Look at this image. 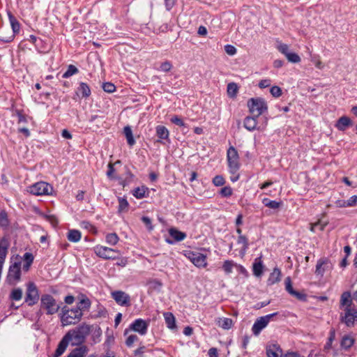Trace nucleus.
Masks as SVG:
<instances>
[{"mask_svg": "<svg viewBox=\"0 0 357 357\" xmlns=\"http://www.w3.org/2000/svg\"><path fill=\"white\" fill-rule=\"evenodd\" d=\"M91 326L83 323L68 331L59 342L54 357H59L66 350L69 344L72 346H82L90 334Z\"/></svg>", "mask_w": 357, "mask_h": 357, "instance_id": "obj_1", "label": "nucleus"}, {"mask_svg": "<svg viewBox=\"0 0 357 357\" xmlns=\"http://www.w3.org/2000/svg\"><path fill=\"white\" fill-rule=\"evenodd\" d=\"M83 316V312L79 308L67 309L66 307L62 309L61 322L63 326L74 325L78 323Z\"/></svg>", "mask_w": 357, "mask_h": 357, "instance_id": "obj_2", "label": "nucleus"}, {"mask_svg": "<svg viewBox=\"0 0 357 357\" xmlns=\"http://www.w3.org/2000/svg\"><path fill=\"white\" fill-rule=\"evenodd\" d=\"M248 107L250 112L255 116H259L268 109L267 103L261 98H252L248 101Z\"/></svg>", "mask_w": 357, "mask_h": 357, "instance_id": "obj_3", "label": "nucleus"}, {"mask_svg": "<svg viewBox=\"0 0 357 357\" xmlns=\"http://www.w3.org/2000/svg\"><path fill=\"white\" fill-rule=\"evenodd\" d=\"M40 307L46 311L47 314L50 315L56 314L60 308V305L57 304L54 297L50 294L42 295Z\"/></svg>", "mask_w": 357, "mask_h": 357, "instance_id": "obj_4", "label": "nucleus"}, {"mask_svg": "<svg viewBox=\"0 0 357 357\" xmlns=\"http://www.w3.org/2000/svg\"><path fill=\"white\" fill-rule=\"evenodd\" d=\"M227 159L230 174H235L240 168V162L238 151L234 146L228 149Z\"/></svg>", "mask_w": 357, "mask_h": 357, "instance_id": "obj_5", "label": "nucleus"}, {"mask_svg": "<svg viewBox=\"0 0 357 357\" xmlns=\"http://www.w3.org/2000/svg\"><path fill=\"white\" fill-rule=\"evenodd\" d=\"M28 191L34 195H50L53 192V187L44 181L37 182L29 187Z\"/></svg>", "mask_w": 357, "mask_h": 357, "instance_id": "obj_6", "label": "nucleus"}, {"mask_svg": "<svg viewBox=\"0 0 357 357\" xmlns=\"http://www.w3.org/2000/svg\"><path fill=\"white\" fill-rule=\"evenodd\" d=\"M149 321L142 319H137L129 326L128 328L124 331V335H127L130 331H135L140 335H144L147 333Z\"/></svg>", "mask_w": 357, "mask_h": 357, "instance_id": "obj_7", "label": "nucleus"}, {"mask_svg": "<svg viewBox=\"0 0 357 357\" xmlns=\"http://www.w3.org/2000/svg\"><path fill=\"white\" fill-rule=\"evenodd\" d=\"M39 298V291L36 285L31 282L27 283L25 302L28 305L32 306L37 303Z\"/></svg>", "mask_w": 357, "mask_h": 357, "instance_id": "obj_8", "label": "nucleus"}, {"mask_svg": "<svg viewBox=\"0 0 357 357\" xmlns=\"http://www.w3.org/2000/svg\"><path fill=\"white\" fill-rule=\"evenodd\" d=\"M278 312H274L272 314H267L264 317H261L257 319L254 323L252 331L254 335H258L260 332L268 325V324L271 321V319L276 316Z\"/></svg>", "mask_w": 357, "mask_h": 357, "instance_id": "obj_9", "label": "nucleus"}, {"mask_svg": "<svg viewBox=\"0 0 357 357\" xmlns=\"http://www.w3.org/2000/svg\"><path fill=\"white\" fill-rule=\"evenodd\" d=\"M93 250L96 255L105 259H114L116 257V254H119L117 250L99 245L95 246Z\"/></svg>", "mask_w": 357, "mask_h": 357, "instance_id": "obj_10", "label": "nucleus"}, {"mask_svg": "<svg viewBox=\"0 0 357 357\" xmlns=\"http://www.w3.org/2000/svg\"><path fill=\"white\" fill-rule=\"evenodd\" d=\"M20 276L21 262H15L9 268L7 280L9 284H15L20 280Z\"/></svg>", "mask_w": 357, "mask_h": 357, "instance_id": "obj_11", "label": "nucleus"}, {"mask_svg": "<svg viewBox=\"0 0 357 357\" xmlns=\"http://www.w3.org/2000/svg\"><path fill=\"white\" fill-rule=\"evenodd\" d=\"M111 296L116 303L121 306L128 307L131 305L130 296L123 291H112Z\"/></svg>", "mask_w": 357, "mask_h": 357, "instance_id": "obj_12", "label": "nucleus"}, {"mask_svg": "<svg viewBox=\"0 0 357 357\" xmlns=\"http://www.w3.org/2000/svg\"><path fill=\"white\" fill-rule=\"evenodd\" d=\"M187 257L197 267L204 268L207 265L206 257L199 252H189Z\"/></svg>", "mask_w": 357, "mask_h": 357, "instance_id": "obj_13", "label": "nucleus"}, {"mask_svg": "<svg viewBox=\"0 0 357 357\" xmlns=\"http://www.w3.org/2000/svg\"><path fill=\"white\" fill-rule=\"evenodd\" d=\"M357 319V310L353 307L344 308V315L342 321L349 327L352 326Z\"/></svg>", "mask_w": 357, "mask_h": 357, "instance_id": "obj_14", "label": "nucleus"}, {"mask_svg": "<svg viewBox=\"0 0 357 357\" xmlns=\"http://www.w3.org/2000/svg\"><path fill=\"white\" fill-rule=\"evenodd\" d=\"M284 284H285L286 291L290 295H291L292 296H294L301 301L305 299V295L304 294L296 291L293 289L291 280L290 277H287L285 278Z\"/></svg>", "mask_w": 357, "mask_h": 357, "instance_id": "obj_15", "label": "nucleus"}, {"mask_svg": "<svg viewBox=\"0 0 357 357\" xmlns=\"http://www.w3.org/2000/svg\"><path fill=\"white\" fill-rule=\"evenodd\" d=\"M266 351L268 357H281L282 356V350L277 344H268Z\"/></svg>", "mask_w": 357, "mask_h": 357, "instance_id": "obj_16", "label": "nucleus"}, {"mask_svg": "<svg viewBox=\"0 0 357 357\" xmlns=\"http://www.w3.org/2000/svg\"><path fill=\"white\" fill-rule=\"evenodd\" d=\"M257 118L258 116H255L254 115L252 116H246L243 122L245 128L249 131H253L257 129L258 130L259 128H257Z\"/></svg>", "mask_w": 357, "mask_h": 357, "instance_id": "obj_17", "label": "nucleus"}, {"mask_svg": "<svg viewBox=\"0 0 357 357\" xmlns=\"http://www.w3.org/2000/svg\"><path fill=\"white\" fill-rule=\"evenodd\" d=\"M89 349L86 345H82L73 349L66 357H85Z\"/></svg>", "mask_w": 357, "mask_h": 357, "instance_id": "obj_18", "label": "nucleus"}, {"mask_svg": "<svg viewBox=\"0 0 357 357\" xmlns=\"http://www.w3.org/2000/svg\"><path fill=\"white\" fill-rule=\"evenodd\" d=\"M351 125L352 121H351V119L346 116H343L337 120V121L335 123V127L337 128V130L340 131H344Z\"/></svg>", "mask_w": 357, "mask_h": 357, "instance_id": "obj_19", "label": "nucleus"}, {"mask_svg": "<svg viewBox=\"0 0 357 357\" xmlns=\"http://www.w3.org/2000/svg\"><path fill=\"white\" fill-rule=\"evenodd\" d=\"M76 93L77 96L81 95L82 98H87L91 95V89L86 83L80 82L79 86L77 89Z\"/></svg>", "mask_w": 357, "mask_h": 357, "instance_id": "obj_20", "label": "nucleus"}, {"mask_svg": "<svg viewBox=\"0 0 357 357\" xmlns=\"http://www.w3.org/2000/svg\"><path fill=\"white\" fill-rule=\"evenodd\" d=\"M281 271L279 268H275L273 272L270 274L269 278L268 279V284L273 285L281 280Z\"/></svg>", "mask_w": 357, "mask_h": 357, "instance_id": "obj_21", "label": "nucleus"}, {"mask_svg": "<svg viewBox=\"0 0 357 357\" xmlns=\"http://www.w3.org/2000/svg\"><path fill=\"white\" fill-rule=\"evenodd\" d=\"M263 269L264 266L262 264L261 257L256 258L253 264V274L257 277H260L263 273Z\"/></svg>", "mask_w": 357, "mask_h": 357, "instance_id": "obj_22", "label": "nucleus"}, {"mask_svg": "<svg viewBox=\"0 0 357 357\" xmlns=\"http://www.w3.org/2000/svg\"><path fill=\"white\" fill-rule=\"evenodd\" d=\"M169 234L175 241H181L186 238V234L175 228H170Z\"/></svg>", "mask_w": 357, "mask_h": 357, "instance_id": "obj_23", "label": "nucleus"}, {"mask_svg": "<svg viewBox=\"0 0 357 357\" xmlns=\"http://www.w3.org/2000/svg\"><path fill=\"white\" fill-rule=\"evenodd\" d=\"M8 19L9 22L13 30V32L10 33L11 34H14V37L15 36V34L18 33L20 29V24L17 20L10 13H8Z\"/></svg>", "mask_w": 357, "mask_h": 357, "instance_id": "obj_24", "label": "nucleus"}, {"mask_svg": "<svg viewBox=\"0 0 357 357\" xmlns=\"http://www.w3.org/2000/svg\"><path fill=\"white\" fill-rule=\"evenodd\" d=\"M216 323L219 327L225 330L230 329L233 326L232 319L227 317L218 318Z\"/></svg>", "mask_w": 357, "mask_h": 357, "instance_id": "obj_25", "label": "nucleus"}, {"mask_svg": "<svg viewBox=\"0 0 357 357\" xmlns=\"http://www.w3.org/2000/svg\"><path fill=\"white\" fill-rule=\"evenodd\" d=\"M340 304L344 306V308L351 307L352 300L351 298V293L349 291H344L342 293L340 298Z\"/></svg>", "mask_w": 357, "mask_h": 357, "instance_id": "obj_26", "label": "nucleus"}, {"mask_svg": "<svg viewBox=\"0 0 357 357\" xmlns=\"http://www.w3.org/2000/svg\"><path fill=\"white\" fill-rule=\"evenodd\" d=\"M237 243L241 245L240 253L244 255L249 248L248 239L245 236H238Z\"/></svg>", "mask_w": 357, "mask_h": 357, "instance_id": "obj_27", "label": "nucleus"}, {"mask_svg": "<svg viewBox=\"0 0 357 357\" xmlns=\"http://www.w3.org/2000/svg\"><path fill=\"white\" fill-rule=\"evenodd\" d=\"M165 323L167 326L170 329H174L176 327V319L174 316L171 312H165L163 314Z\"/></svg>", "mask_w": 357, "mask_h": 357, "instance_id": "obj_28", "label": "nucleus"}, {"mask_svg": "<svg viewBox=\"0 0 357 357\" xmlns=\"http://www.w3.org/2000/svg\"><path fill=\"white\" fill-rule=\"evenodd\" d=\"M156 135L161 139H167L169 137V132L164 126H158L155 128Z\"/></svg>", "mask_w": 357, "mask_h": 357, "instance_id": "obj_29", "label": "nucleus"}, {"mask_svg": "<svg viewBox=\"0 0 357 357\" xmlns=\"http://www.w3.org/2000/svg\"><path fill=\"white\" fill-rule=\"evenodd\" d=\"M81 232L77 229H71L68 233V239L70 242H78L81 239Z\"/></svg>", "mask_w": 357, "mask_h": 357, "instance_id": "obj_30", "label": "nucleus"}, {"mask_svg": "<svg viewBox=\"0 0 357 357\" xmlns=\"http://www.w3.org/2000/svg\"><path fill=\"white\" fill-rule=\"evenodd\" d=\"M326 264H327L326 260H324V259L319 260L316 265L315 273L317 275L323 276L325 273V270H326L325 268H326Z\"/></svg>", "mask_w": 357, "mask_h": 357, "instance_id": "obj_31", "label": "nucleus"}, {"mask_svg": "<svg viewBox=\"0 0 357 357\" xmlns=\"http://www.w3.org/2000/svg\"><path fill=\"white\" fill-rule=\"evenodd\" d=\"M124 135L126 137L128 144L132 146L135 144V140L132 135V132L130 126H126L123 129Z\"/></svg>", "mask_w": 357, "mask_h": 357, "instance_id": "obj_32", "label": "nucleus"}, {"mask_svg": "<svg viewBox=\"0 0 357 357\" xmlns=\"http://www.w3.org/2000/svg\"><path fill=\"white\" fill-rule=\"evenodd\" d=\"M354 340L349 335L343 336L340 345L342 348L344 349H348L354 344Z\"/></svg>", "mask_w": 357, "mask_h": 357, "instance_id": "obj_33", "label": "nucleus"}, {"mask_svg": "<svg viewBox=\"0 0 357 357\" xmlns=\"http://www.w3.org/2000/svg\"><path fill=\"white\" fill-rule=\"evenodd\" d=\"M148 188L145 186L138 187L133 190V196L137 199H142L146 197Z\"/></svg>", "mask_w": 357, "mask_h": 357, "instance_id": "obj_34", "label": "nucleus"}, {"mask_svg": "<svg viewBox=\"0 0 357 357\" xmlns=\"http://www.w3.org/2000/svg\"><path fill=\"white\" fill-rule=\"evenodd\" d=\"M22 290L20 288H15L13 289L10 294V298L12 301H20L22 298Z\"/></svg>", "mask_w": 357, "mask_h": 357, "instance_id": "obj_35", "label": "nucleus"}, {"mask_svg": "<svg viewBox=\"0 0 357 357\" xmlns=\"http://www.w3.org/2000/svg\"><path fill=\"white\" fill-rule=\"evenodd\" d=\"M91 301L90 300L86 297H83L79 303L77 304V306L75 308H79L81 312L89 309L91 306Z\"/></svg>", "mask_w": 357, "mask_h": 357, "instance_id": "obj_36", "label": "nucleus"}, {"mask_svg": "<svg viewBox=\"0 0 357 357\" xmlns=\"http://www.w3.org/2000/svg\"><path fill=\"white\" fill-rule=\"evenodd\" d=\"M107 243L110 245H115L119 241V238L116 233L107 234L105 236Z\"/></svg>", "mask_w": 357, "mask_h": 357, "instance_id": "obj_37", "label": "nucleus"}, {"mask_svg": "<svg viewBox=\"0 0 357 357\" xmlns=\"http://www.w3.org/2000/svg\"><path fill=\"white\" fill-rule=\"evenodd\" d=\"M238 92V86L236 83L231 82L227 85V94L230 98H234Z\"/></svg>", "mask_w": 357, "mask_h": 357, "instance_id": "obj_38", "label": "nucleus"}, {"mask_svg": "<svg viewBox=\"0 0 357 357\" xmlns=\"http://www.w3.org/2000/svg\"><path fill=\"white\" fill-rule=\"evenodd\" d=\"M236 264L231 260H226L224 261L222 268L227 274L232 272L233 268L236 267Z\"/></svg>", "mask_w": 357, "mask_h": 357, "instance_id": "obj_39", "label": "nucleus"}, {"mask_svg": "<svg viewBox=\"0 0 357 357\" xmlns=\"http://www.w3.org/2000/svg\"><path fill=\"white\" fill-rule=\"evenodd\" d=\"M78 73V69L74 65H69L68 66L67 70L63 74V78H68L73 75H75Z\"/></svg>", "mask_w": 357, "mask_h": 357, "instance_id": "obj_40", "label": "nucleus"}, {"mask_svg": "<svg viewBox=\"0 0 357 357\" xmlns=\"http://www.w3.org/2000/svg\"><path fill=\"white\" fill-rule=\"evenodd\" d=\"M262 202L266 206L273 209L278 208L281 205L280 202L274 200H270L268 198L264 199Z\"/></svg>", "mask_w": 357, "mask_h": 357, "instance_id": "obj_41", "label": "nucleus"}, {"mask_svg": "<svg viewBox=\"0 0 357 357\" xmlns=\"http://www.w3.org/2000/svg\"><path fill=\"white\" fill-rule=\"evenodd\" d=\"M118 201H119V209H118L119 212L121 213V212H124V211H127L128 206H129L127 199L123 197H119Z\"/></svg>", "mask_w": 357, "mask_h": 357, "instance_id": "obj_42", "label": "nucleus"}, {"mask_svg": "<svg viewBox=\"0 0 357 357\" xmlns=\"http://www.w3.org/2000/svg\"><path fill=\"white\" fill-rule=\"evenodd\" d=\"M335 338V331L334 328H332V329H331V331L329 332V337H328V341L324 347L325 350H328V349H331L332 344H333V342L334 341Z\"/></svg>", "mask_w": 357, "mask_h": 357, "instance_id": "obj_43", "label": "nucleus"}, {"mask_svg": "<svg viewBox=\"0 0 357 357\" xmlns=\"http://www.w3.org/2000/svg\"><path fill=\"white\" fill-rule=\"evenodd\" d=\"M286 58L288 61L294 63H297L301 61V57L296 53L294 52H289Z\"/></svg>", "mask_w": 357, "mask_h": 357, "instance_id": "obj_44", "label": "nucleus"}, {"mask_svg": "<svg viewBox=\"0 0 357 357\" xmlns=\"http://www.w3.org/2000/svg\"><path fill=\"white\" fill-rule=\"evenodd\" d=\"M128 337L126 340V345L128 347H132L133 344L138 341L139 338L136 335H134V334H131V335H127Z\"/></svg>", "mask_w": 357, "mask_h": 357, "instance_id": "obj_45", "label": "nucleus"}, {"mask_svg": "<svg viewBox=\"0 0 357 357\" xmlns=\"http://www.w3.org/2000/svg\"><path fill=\"white\" fill-rule=\"evenodd\" d=\"M172 64L171 63V62L166 61L160 64L158 70L164 73H167L169 72L172 70Z\"/></svg>", "mask_w": 357, "mask_h": 357, "instance_id": "obj_46", "label": "nucleus"}, {"mask_svg": "<svg viewBox=\"0 0 357 357\" xmlns=\"http://www.w3.org/2000/svg\"><path fill=\"white\" fill-rule=\"evenodd\" d=\"M14 34H11L10 33L8 35L0 33V42H3L4 43H10L14 40Z\"/></svg>", "mask_w": 357, "mask_h": 357, "instance_id": "obj_47", "label": "nucleus"}, {"mask_svg": "<svg viewBox=\"0 0 357 357\" xmlns=\"http://www.w3.org/2000/svg\"><path fill=\"white\" fill-rule=\"evenodd\" d=\"M225 183V180L222 176L217 175L213 178V183L215 186H222Z\"/></svg>", "mask_w": 357, "mask_h": 357, "instance_id": "obj_48", "label": "nucleus"}, {"mask_svg": "<svg viewBox=\"0 0 357 357\" xmlns=\"http://www.w3.org/2000/svg\"><path fill=\"white\" fill-rule=\"evenodd\" d=\"M220 193L224 197H229L232 195L233 190L231 187L225 186L220 190Z\"/></svg>", "mask_w": 357, "mask_h": 357, "instance_id": "obj_49", "label": "nucleus"}, {"mask_svg": "<svg viewBox=\"0 0 357 357\" xmlns=\"http://www.w3.org/2000/svg\"><path fill=\"white\" fill-rule=\"evenodd\" d=\"M102 89L105 92L112 93L115 91L116 86L111 82H105L102 85Z\"/></svg>", "mask_w": 357, "mask_h": 357, "instance_id": "obj_50", "label": "nucleus"}, {"mask_svg": "<svg viewBox=\"0 0 357 357\" xmlns=\"http://www.w3.org/2000/svg\"><path fill=\"white\" fill-rule=\"evenodd\" d=\"M278 51L284 54L285 56L288 54L289 47L287 44L280 43L277 47Z\"/></svg>", "mask_w": 357, "mask_h": 357, "instance_id": "obj_51", "label": "nucleus"}, {"mask_svg": "<svg viewBox=\"0 0 357 357\" xmlns=\"http://www.w3.org/2000/svg\"><path fill=\"white\" fill-rule=\"evenodd\" d=\"M270 93L273 97L278 98L282 95V90L279 86H274L271 88Z\"/></svg>", "mask_w": 357, "mask_h": 357, "instance_id": "obj_52", "label": "nucleus"}, {"mask_svg": "<svg viewBox=\"0 0 357 357\" xmlns=\"http://www.w3.org/2000/svg\"><path fill=\"white\" fill-rule=\"evenodd\" d=\"M225 51L230 56H233L236 53V48L231 45H226L225 46Z\"/></svg>", "mask_w": 357, "mask_h": 357, "instance_id": "obj_53", "label": "nucleus"}, {"mask_svg": "<svg viewBox=\"0 0 357 357\" xmlns=\"http://www.w3.org/2000/svg\"><path fill=\"white\" fill-rule=\"evenodd\" d=\"M15 114H16L17 116L18 117V123H19L27 122L26 116L24 114H23L22 111L16 110Z\"/></svg>", "mask_w": 357, "mask_h": 357, "instance_id": "obj_54", "label": "nucleus"}, {"mask_svg": "<svg viewBox=\"0 0 357 357\" xmlns=\"http://www.w3.org/2000/svg\"><path fill=\"white\" fill-rule=\"evenodd\" d=\"M171 121H172V123L176 124V126H181V127L185 126L183 121L178 116H172L171 119Z\"/></svg>", "mask_w": 357, "mask_h": 357, "instance_id": "obj_55", "label": "nucleus"}, {"mask_svg": "<svg viewBox=\"0 0 357 357\" xmlns=\"http://www.w3.org/2000/svg\"><path fill=\"white\" fill-rule=\"evenodd\" d=\"M357 203V195L351 196L348 200H347V207L354 206Z\"/></svg>", "mask_w": 357, "mask_h": 357, "instance_id": "obj_56", "label": "nucleus"}, {"mask_svg": "<svg viewBox=\"0 0 357 357\" xmlns=\"http://www.w3.org/2000/svg\"><path fill=\"white\" fill-rule=\"evenodd\" d=\"M142 221L144 223V225L146 226V227L149 230H152L153 229V226H152V224H151V219L149 217L143 216L142 218Z\"/></svg>", "mask_w": 357, "mask_h": 357, "instance_id": "obj_57", "label": "nucleus"}, {"mask_svg": "<svg viewBox=\"0 0 357 357\" xmlns=\"http://www.w3.org/2000/svg\"><path fill=\"white\" fill-rule=\"evenodd\" d=\"M24 259L25 260L26 262L28 263V266L31 265L33 261V256L30 252H26L24 255Z\"/></svg>", "mask_w": 357, "mask_h": 357, "instance_id": "obj_58", "label": "nucleus"}, {"mask_svg": "<svg viewBox=\"0 0 357 357\" xmlns=\"http://www.w3.org/2000/svg\"><path fill=\"white\" fill-rule=\"evenodd\" d=\"M176 0H165L166 9L170 10L175 5Z\"/></svg>", "mask_w": 357, "mask_h": 357, "instance_id": "obj_59", "label": "nucleus"}, {"mask_svg": "<svg viewBox=\"0 0 357 357\" xmlns=\"http://www.w3.org/2000/svg\"><path fill=\"white\" fill-rule=\"evenodd\" d=\"M144 351H145V347L144 346L140 347L134 351V355L136 356L143 357L142 355L144 353Z\"/></svg>", "mask_w": 357, "mask_h": 357, "instance_id": "obj_60", "label": "nucleus"}, {"mask_svg": "<svg viewBox=\"0 0 357 357\" xmlns=\"http://www.w3.org/2000/svg\"><path fill=\"white\" fill-rule=\"evenodd\" d=\"M208 357H218V352L216 348L212 347L208 351Z\"/></svg>", "mask_w": 357, "mask_h": 357, "instance_id": "obj_61", "label": "nucleus"}, {"mask_svg": "<svg viewBox=\"0 0 357 357\" xmlns=\"http://www.w3.org/2000/svg\"><path fill=\"white\" fill-rule=\"evenodd\" d=\"M270 85H271V81L269 79H263V80H261L260 82L259 83V86L261 89L266 88V87L269 86Z\"/></svg>", "mask_w": 357, "mask_h": 357, "instance_id": "obj_62", "label": "nucleus"}, {"mask_svg": "<svg viewBox=\"0 0 357 357\" xmlns=\"http://www.w3.org/2000/svg\"><path fill=\"white\" fill-rule=\"evenodd\" d=\"M47 218L52 226L56 227L57 225L58 220L54 215H48L47 216Z\"/></svg>", "mask_w": 357, "mask_h": 357, "instance_id": "obj_63", "label": "nucleus"}, {"mask_svg": "<svg viewBox=\"0 0 357 357\" xmlns=\"http://www.w3.org/2000/svg\"><path fill=\"white\" fill-rule=\"evenodd\" d=\"M0 224L1 225H4L7 224L6 213L4 212H1L0 214Z\"/></svg>", "mask_w": 357, "mask_h": 357, "instance_id": "obj_64", "label": "nucleus"}]
</instances>
